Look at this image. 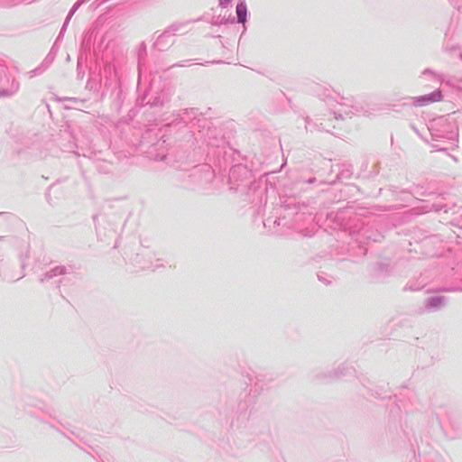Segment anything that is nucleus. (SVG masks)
I'll return each mask as SVG.
<instances>
[{
  "label": "nucleus",
  "mask_w": 462,
  "mask_h": 462,
  "mask_svg": "<svg viewBox=\"0 0 462 462\" xmlns=\"http://www.w3.org/2000/svg\"><path fill=\"white\" fill-rule=\"evenodd\" d=\"M246 5L244 3L238 4L236 6V14L240 23H245L246 20Z\"/></svg>",
  "instance_id": "nucleus-1"
},
{
  "label": "nucleus",
  "mask_w": 462,
  "mask_h": 462,
  "mask_svg": "<svg viewBox=\"0 0 462 462\" xmlns=\"http://www.w3.org/2000/svg\"><path fill=\"white\" fill-rule=\"evenodd\" d=\"M224 0H220V3L223 4ZM226 3L229 2V0H225Z\"/></svg>",
  "instance_id": "nucleus-2"
}]
</instances>
